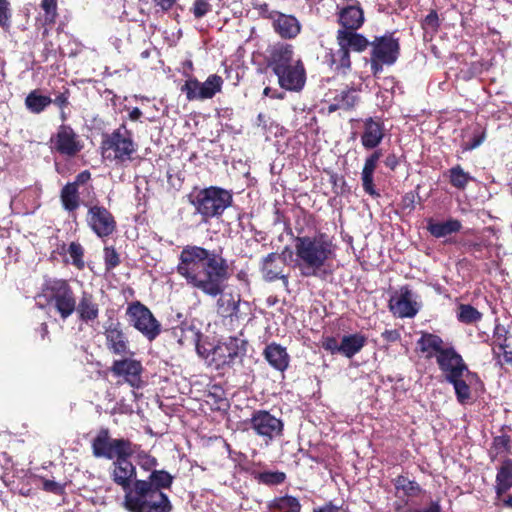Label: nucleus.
I'll return each instance as SVG.
<instances>
[{"label":"nucleus","mask_w":512,"mask_h":512,"mask_svg":"<svg viewBox=\"0 0 512 512\" xmlns=\"http://www.w3.org/2000/svg\"><path fill=\"white\" fill-rule=\"evenodd\" d=\"M93 456L113 460L110 479L124 491L123 507L128 512H172L173 504L163 492L170 489L174 477L168 471H152L147 479H137L136 466L130 458L137 444L126 438H112L102 427L91 443Z\"/></svg>","instance_id":"nucleus-1"},{"label":"nucleus","mask_w":512,"mask_h":512,"mask_svg":"<svg viewBox=\"0 0 512 512\" xmlns=\"http://www.w3.org/2000/svg\"><path fill=\"white\" fill-rule=\"evenodd\" d=\"M177 272L204 294L219 296L216 303L218 315L238 317L241 296L224 292L230 272L227 260L221 255L199 246H186L180 253Z\"/></svg>","instance_id":"nucleus-2"},{"label":"nucleus","mask_w":512,"mask_h":512,"mask_svg":"<svg viewBox=\"0 0 512 512\" xmlns=\"http://www.w3.org/2000/svg\"><path fill=\"white\" fill-rule=\"evenodd\" d=\"M294 247L295 266L302 277L326 280L332 274V271L327 269V263L332 259L334 249L331 239L326 234L298 236Z\"/></svg>","instance_id":"nucleus-3"},{"label":"nucleus","mask_w":512,"mask_h":512,"mask_svg":"<svg viewBox=\"0 0 512 512\" xmlns=\"http://www.w3.org/2000/svg\"><path fill=\"white\" fill-rule=\"evenodd\" d=\"M100 152L103 160L118 166H124L134 159L137 143L134 141L132 131L127 129L125 123L111 133L102 135Z\"/></svg>","instance_id":"nucleus-4"},{"label":"nucleus","mask_w":512,"mask_h":512,"mask_svg":"<svg viewBox=\"0 0 512 512\" xmlns=\"http://www.w3.org/2000/svg\"><path fill=\"white\" fill-rule=\"evenodd\" d=\"M41 297L62 320L68 319L76 309V295L65 279H48L42 285Z\"/></svg>","instance_id":"nucleus-5"},{"label":"nucleus","mask_w":512,"mask_h":512,"mask_svg":"<svg viewBox=\"0 0 512 512\" xmlns=\"http://www.w3.org/2000/svg\"><path fill=\"white\" fill-rule=\"evenodd\" d=\"M361 38L350 34L336 35L338 49L330 50L325 55V62L337 75L346 76L352 71L351 51L364 52L369 46L361 42Z\"/></svg>","instance_id":"nucleus-6"},{"label":"nucleus","mask_w":512,"mask_h":512,"mask_svg":"<svg viewBox=\"0 0 512 512\" xmlns=\"http://www.w3.org/2000/svg\"><path fill=\"white\" fill-rule=\"evenodd\" d=\"M370 69L373 76L377 77L384 66L394 65L401 52L400 40L392 32H386L382 36H375L370 42Z\"/></svg>","instance_id":"nucleus-7"},{"label":"nucleus","mask_w":512,"mask_h":512,"mask_svg":"<svg viewBox=\"0 0 512 512\" xmlns=\"http://www.w3.org/2000/svg\"><path fill=\"white\" fill-rule=\"evenodd\" d=\"M233 194L231 191L218 186H210L200 190L191 201L196 211L206 221L208 218L219 217L231 206Z\"/></svg>","instance_id":"nucleus-8"},{"label":"nucleus","mask_w":512,"mask_h":512,"mask_svg":"<svg viewBox=\"0 0 512 512\" xmlns=\"http://www.w3.org/2000/svg\"><path fill=\"white\" fill-rule=\"evenodd\" d=\"M246 429L261 438L266 444L284 436L285 424L282 418L273 415L269 410L256 409L251 417L244 421Z\"/></svg>","instance_id":"nucleus-9"},{"label":"nucleus","mask_w":512,"mask_h":512,"mask_svg":"<svg viewBox=\"0 0 512 512\" xmlns=\"http://www.w3.org/2000/svg\"><path fill=\"white\" fill-rule=\"evenodd\" d=\"M126 317L129 324L149 341L155 340L161 334V323L151 310L138 300L128 304Z\"/></svg>","instance_id":"nucleus-10"},{"label":"nucleus","mask_w":512,"mask_h":512,"mask_svg":"<svg viewBox=\"0 0 512 512\" xmlns=\"http://www.w3.org/2000/svg\"><path fill=\"white\" fill-rule=\"evenodd\" d=\"M349 1L351 4L342 7L338 12V23L341 28L337 30L336 35L345 33L354 35L362 39V44L369 46V40L357 32L365 22L364 11L358 0Z\"/></svg>","instance_id":"nucleus-11"},{"label":"nucleus","mask_w":512,"mask_h":512,"mask_svg":"<svg viewBox=\"0 0 512 512\" xmlns=\"http://www.w3.org/2000/svg\"><path fill=\"white\" fill-rule=\"evenodd\" d=\"M223 83V78L217 74L209 75L203 83L191 77L181 86L180 91L188 101L212 99L222 91Z\"/></svg>","instance_id":"nucleus-12"},{"label":"nucleus","mask_w":512,"mask_h":512,"mask_svg":"<svg viewBox=\"0 0 512 512\" xmlns=\"http://www.w3.org/2000/svg\"><path fill=\"white\" fill-rule=\"evenodd\" d=\"M419 295L409 285L401 286L389 299L388 308L398 318H413L421 308Z\"/></svg>","instance_id":"nucleus-13"},{"label":"nucleus","mask_w":512,"mask_h":512,"mask_svg":"<svg viewBox=\"0 0 512 512\" xmlns=\"http://www.w3.org/2000/svg\"><path fill=\"white\" fill-rule=\"evenodd\" d=\"M53 153L69 158L75 157L82 149L83 143L79 135L70 125L61 124L49 140Z\"/></svg>","instance_id":"nucleus-14"},{"label":"nucleus","mask_w":512,"mask_h":512,"mask_svg":"<svg viewBox=\"0 0 512 512\" xmlns=\"http://www.w3.org/2000/svg\"><path fill=\"white\" fill-rule=\"evenodd\" d=\"M247 345L248 342L239 337H229L218 344L213 351V359L217 361V367L232 368L246 354Z\"/></svg>","instance_id":"nucleus-15"},{"label":"nucleus","mask_w":512,"mask_h":512,"mask_svg":"<svg viewBox=\"0 0 512 512\" xmlns=\"http://www.w3.org/2000/svg\"><path fill=\"white\" fill-rule=\"evenodd\" d=\"M435 359L446 381L455 376H464L465 373L467 376L476 375L469 371L463 357L451 345H448L439 355H436Z\"/></svg>","instance_id":"nucleus-16"},{"label":"nucleus","mask_w":512,"mask_h":512,"mask_svg":"<svg viewBox=\"0 0 512 512\" xmlns=\"http://www.w3.org/2000/svg\"><path fill=\"white\" fill-rule=\"evenodd\" d=\"M278 78V84L287 91L299 92L306 83V69L301 58L273 72Z\"/></svg>","instance_id":"nucleus-17"},{"label":"nucleus","mask_w":512,"mask_h":512,"mask_svg":"<svg viewBox=\"0 0 512 512\" xmlns=\"http://www.w3.org/2000/svg\"><path fill=\"white\" fill-rule=\"evenodd\" d=\"M493 356L501 366L512 364V335L509 330L499 322H496L493 330Z\"/></svg>","instance_id":"nucleus-18"},{"label":"nucleus","mask_w":512,"mask_h":512,"mask_svg":"<svg viewBox=\"0 0 512 512\" xmlns=\"http://www.w3.org/2000/svg\"><path fill=\"white\" fill-rule=\"evenodd\" d=\"M266 19L272 21L274 31L285 40L295 39L302 29L301 23L294 15L280 11L272 10L266 15Z\"/></svg>","instance_id":"nucleus-19"},{"label":"nucleus","mask_w":512,"mask_h":512,"mask_svg":"<svg viewBox=\"0 0 512 512\" xmlns=\"http://www.w3.org/2000/svg\"><path fill=\"white\" fill-rule=\"evenodd\" d=\"M361 144L366 150L376 149L385 137V126L381 117L370 116L361 120Z\"/></svg>","instance_id":"nucleus-20"},{"label":"nucleus","mask_w":512,"mask_h":512,"mask_svg":"<svg viewBox=\"0 0 512 512\" xmlns=\"http://www.w3.org/2000/svg\"><path fill=\"white\" fill-rule=\"evenodd\" d=\"M111 372L114 376L124 377L125 381L131 387H141V374L143 372V366L139 360L131 358L115 360L111 366Z\"/></svg>","instance_id":"nucleus-21"},{"label":"nucleus","mask_w":512,"mask_h":512,"mask_svg":"<svg viewBox=\"0 0 512 512\" xmlns=\"http://www.w3.org/2000/svg\"><path fill=\"white\" fill-rule=\"evenodd\" d=\"M295 60L294 46L286 42H277L270 45L265 57L267 67L273 72Z\"/></svg>","instance_id":"nucleus-22"},{"label":"nucleus","mask_w":512,"mask_h":512,"mask_svg":"<svg viewBox=\"0 0 512 512\" xmlns=\"http://www.w3.org/2000/svg\"><path fill=\"white\" fill-rule=\"evenodd\" d=\"M286 267V260L277 253L268 254L262 262L261 273L263 279L267 282L282 280L284 286H288V275L283 273Z\"/></svg>","instance_id":"nucleus-23"},{"label":"nucleus","mask_w":512,"mask_h":512,"mask_svg":"<svg viewBox=\"0 0 512 512\" xmlns=\"http://www.w3.org/2000/svg\"><path fill=\"white\" fill-rule=\"evenodd\" d=\"M106 347L115 355H126L129 351V341L121 328L120 322H111L104 330Z\"/></svg>","instance_id":"nucleus-24"},{"label":"nucleus","mask_w":512,"mask_h":512,"mask_svg":"<svg viewBox=\"0 0 512 512\" xmlns=\"http://www.w3.org/2000/svg\"><path fill=\"white\" fill-rule=\"evenodd\" d=\"M75 312L80 322L91 324L98 319L100 306L92 293L83 291L79 301H76Z\"/></svg>","instance_id":"nucleus-25"},{"label":"nucleus","mask_w":512,"mask_h":512,"mask_svg":"<svg viewBox=\"0 0 512 512\" xmlns=\"http://www.w3.org/2000/svg\"><path fill=\"white\" fill-rule=\"evenodd\" d=\"M262 355L268 364L276 371L284 373L289 367L290 356L287 349L276 342L267 344Z\"/></svg>","instance_id":"nucleus-26"},{"label":"nucleus","mask_w":512,"mask_h":512,"mask_svg":"<svg viewBox=\"0 0 512 512\" xmlns=\"http://www.w3.org/2000/svg\"><path fill=\"white\" fill-rule=\"evenodd\" d=\"M421 353L426 359L436 358L448 345H445L443 339L434 333L422 331L420 338L416 342Z\"/></svg>","instance_id":"nucleus-27"},{"label":"nucleus","mask_w":512,"mask_h":512,"mask_svg":"<svg viewBox=\"0 0 512 512\" xmlns=\"http://www.w3.org/2000/svg\"><path fill=\"white\" fill-rule=\"evenodd\" d=\"M360 101L357 90L346 88L337 93L328 105V112L333 113L338 110L349 111L355 108Z\"/></svg>","instance_id":"nucleus-28"},{"label":"nucleus","mask_w":512,"mask_h":512,"mask_svg":"<svg viewBox=\"0 0 512 512\" xmlns=\"http://www.w3.org/2000/svg\"><path fill=\"white\" fill-rule=\"evenodd\" d=\"M495 493L498 498L512 488V459L505 458L497 469Z\"/></svg>","instance_id":"nucleus-29"},{"label":"nucleus","mask_w":512,"mask_h":512,"mask_svg":"<svg viewBox=\"0 0 512 512\" xmlns=\"http://www.w3.org/2000/svg\"><path fill=\"white\" fill-rule=\"evenodd\" d=\"M367 344V337L362 333L344 335L340 341L341 355L351 359Z\"/></svg>","instance_id":"nucleus-30"},{"label":"nucleus","mask_w":512,"mask_h":512,"mask_svg":"<svg viewBox=\"0 0 512 512\" xmlns=\"http://www.w3.org/2000/svg\"><path fill=\"white\" fill-rule=\"evenodd\" d=\"M392 483L395 488V496H398L399 493H402V495L407 498L406 503L408 502L409 498L418 497L424 492L418 482L415 480H410L403 474L394 478Z\"/></svg>","instance_id":"nucleus-31"},{"label":"nucleus","mask_w":512,"mask_h":512,"mask_svg":"<svg viewBox=\"0 0 512 512\" xmlns=\"http://www.w3.org/2000/svg\"><path fill=\"white\" fill-rule=\"evenodd\" d=\"M301 508L299 499L291 495L275 497L267 504L268 512H300Z\"/></svg>","instance_id":"nucleus-32"},{"label":"nucleus","mask_w":512,"mask_h":512,"mask_svg":"<svg viewBox=\"0 0 512 512\" xmlns=\"http://www.w3.org/2000/svg\"><path fill=\"white\" fill-rule=\"evenodd\" d=\"M60 201L64 210L69 213L75 212L81 203L80 193L75 184L66 183L60 191Z\"/></svg>","instance_id":"nucleus-33"},{"label":"nucleus","mask_w":512,"mask_h":512,"mask_svg":"<svg viewBox=\"0 0 512 512\" xmlns=\"http://www.w3.org/2000/svg\"><path fill=\"white\" fill-rule=\"evenodd\" d=\"M51 103V97L41 95L38 89L32 90L25 98V106L33 114L42 113Z\"/></svg>","instance_id":"nucleus-34"},{"label":"nucleus","mask_w":512,"mask_h":512,"mask_svg":"<svg viewBox=\"0 0 512 512\" xmlns=\"http://www.w3.org/2000/svg\"><path fill=\"white\" fill-rule=\"evenodd\" d=\"M172 336L177 339L180 345L196 343L198 332L192 325L182 322L180 325L171 328Z\"/></svg>","instance_id":"nucleus-35"},{"label":"nucleus","mask_w":512,"mask_h":512,"mask_svg":"<svg viewBox=\"0 0 512 512\" xmlns=\"http://www.w3.org/2000/svg\"><path fill=\"white\" fill-rule=\"evenodd\" d=\"M86 220L88 224H116L111 212L98 204L89 206Z\"/></svg>","instance_id":"nucleus-36"},{"label":"nucleus","mask_w":512,"mask_h":512,"mask_svg":"<svg viewBox=\"0 0 512 512\" xmlns=\"http://www.w3.org/2000/svg\"><path fill=\"white\" fill-rule=\"evenodd\" d=\"M448 177L451 186L458 190H465L469 182L474 180V177L465 172L459 164L448 170Z\"/></svg>","instance_id":"nucleus-37"},{"label":"nucleus","mask_w":512,"mask_h":512,"mask_svg":"<svg viewBox=\"0 0 512 512\" xmlns=\"http://www.w3.org/2000/svg\"><path fill=\"white\" fill-rule=\"evenodd\" d=\"M482 313L470 304H460L457 309V320L460 323L471 325L482 319Z\"/></svg>","instance_id":"nucleus-38"},{"label":"nucleus","mask_w":512,"mask_h":512,"mask_svg":"<svg viewBox=\"0 0 512 512\" xmlns=\"http://www.w3.org/2000/svg\"><path fill=\"white\" fill-rule=\"evenodd\" d=\"M512 450L511 437L508 434L495 436L489 451L490 459L494 461L499 454L510 453Z\"/></svg>","instance_id":"nucleus-39"},{"label":"nucleus","mask_w":512,"mask_h":512,"mask_svg":"<svg viewBox=\"0 0 512 512\" xmlns=\"http://www.w3.org/2000/svg\"><path fill=\"white\" fill-rule=\"evenodd\" d=\"M40 6L44 11L43 26L46 28L43 35L46 36L48 34V28H51L56 23L58 16L57 0H42Z\"/></svg>","instance_id":"nucleus-40"},{"label":"nucleus","mask_w":512,"mask_h":512,"mask_svg":"<svg viewBox=\"0 0 512 512\" xmlns=\"http://www.w3.org/2000/svg\"><path fill=\"white\" fill-rule=\"evenodd\" d=\"M455 390L456 399L460 404H466L471 398L470 386L463 380V376H455L449 380Z\"/></svg>","instance_id":"nucleus-41"},{"label":"nucleus","mask_w":512,"mask_h":512,"mask_svg":"<svg viewBox=\"0 0 512 512\" xmlns=\"http://www.w3.org/2000/svg\"><path fill=\"white\" fill-rule=\"evenodd\" d=\"M206 403L210 404L213 409L221 410L227 406V399L225 398V392L219 385H212L211 388L205 394Z\"/></svg>","instance_id":"nucleus-42"},{"label":"nucleus","mask_w":512,"mask_h":512,"mask_svg":"<svg viewBox=\"0 0 512 512\" xmlns=\"http://www.w3.org/2000/svg\"><path fill=\"white\" fill-rule=\"evenodd\" d=\"M486 133L480 126H477L471 136L461 143V150L463 153L471 151L479 147L485 140Z\"/></svg>","instance_id":"nucleus-43"},{"label":"nucleus","mask_w":512,"mask_h":512,"mask_svg":"<svg viewBox=\"0 0 512 512\" xmlns=\"http://www.w3.org/2000/svg\"><path fill=\"white\" fill-rule=\"evenodd\" d=\"M140 446L136 448V461L141 469L144 471L152 473V471H158L156 467L158 466V460L156 457L152 456L150 453L139 450Z\"/></svg>","instance_id":"nucleus-44"},{"label":"nucleus","mask_w":512,"mask_h":512,"mask_svg":"<svg viewBox=\"0 0 512 512\" xmlns=\"http://www.w3.org/2000/svg\"><path fill=\"white\" fill-rule=\"evenodd\" d=\"M257 479L265 485H280L285 482L286 474L281 471H264L258 474Z\"/></svg>","instance_id":"nucleus-45"},{"label":"nucleus","mask_w":512,"mask_h":512,"mask_svg":"<svg viewBox=\"0 0 512 512\" xmlns=\"http://www.w3.org/2000/svg\"><path fill=\"white\" fill-rule=\"evenodd\" d=\"M67 251L72 258V264L78 270H83L85 267V262L83 260L84 249L81 244L78 242H71Z\"/></svg>","instance_id":"nucleus-46"},{"label":"nucleus","mask_w":512,"mask_h":512,"mask_svg":"<svg viewBox=\"0 0 512 512\" xmlns=\"http://www.w3.org/2000/svg\"><path fill=\"white\" fill-rule=\"evenodd\" d=\"M361 182L363 191L372 198H379L380 191L376 188L374 173L361 172Z\"/></svg>","instance_id":"nucleus-47"},{"label":"nucleus","mask_w":512,"mask_h":512,"mask_svg":"<svg viewBox=\"0 0 512 512\" xmlns=\"http://www.w3.org/2000/svg\"><path fill=\"white\" fill-rule=\"evenodd\" d=\"M12 24V9L9 0H0V28L9 31Z\"/></svg>","instance_id":"nucleus-48"},{"label":"nucleus","mask_w":512,"mask_h":512,"mask_svg":"<svg viewBox=\"0 0 512 512\" xmlns=\"http://www.w3.org/2000/svg\"><path fill=\"white\" fill-rule=\"evenodd\" d=\"M462 226H425L429 233L435 238H446L457 233Z\"/></svg>","instance_id":"nucleus-49"},{"label":"nucleus","mask_w":512,"mask_h":512,"mask_svg":"<svg viewBox=\"0 0 512 512\" xmlns=\"http://www.w3.org/2000/svg\"><path fill=\"white\" fill-rule=\"evenodd\" d=\"M120 257L114 247L104 248V264L107 272L112 271L114 268L119 266Z\"/></svg>","instance_id":"nucleus-50"},{"label":"nucleus","mask_w":512,"mask_h":512,"mask_svg":"<svg viewBox=\"0 0 512 512\" xmlns=\"http://www.w3.org/2000/svg\"><path fill=\"white\" fill-rule=\"evenodd\" d=\"M329 183L332 185L333 193L336 195H343L348 191L345 178L335 172L329 173Z\"/></svg>","instance_id":"nucleus-51"},{"label":"nucleus","mask_w":512,"mask_h":512,"mask_svg":"<svg viewBox=\"0 0 512 512\" xmlns=\"http://www.w3.org/2000/svg\"><path fill=\"white\" fill-rule=\"evenodd\" d=\"M374 151L365 159L362 172L375 173L378 161L382 156L381 149H373Z\"/></svg>","instance_id":"nucleus-52"},{"label":"nucleus","mask_w":512,"mask_h":512,"mask_svg":"<svg viewBox=\"0 0 512 512\" xmlns=\"http://www.w3.org/2000/svg\"><path fill=\"white\" fill-rule=\"evenodd\" d=\"M441 26V22L436 10H431L422 21V27L424 29H431L437 32Z\"/></svg>","instance_id":"nucleus-53"},{"label":"nucleus","mask_w":512,"mask_h":512,"mask_svg":"<svg viewBox=\"0 0 512 512\" xmlns=\"http://www.w3.org/2000/svg\"><path fill=\"white\" fill-rule=\"evenodd\" d=\"M211 10V5L208 0H195L191 9L195 18L199 19L204 17Z\"/></svg>","instance_id":"nucleus-54"},{"label":"nucleus","mask_w":512,"mask_h":512,"mask_svg":"<svg viewBox=\"0 0 512 512\" xmlns=\"http://www.w3.org/2000/svg\"><path fill=\"white\" fill-rule=\"evenodd\" d=\"M322 347L331 354L341 355L340 343L333 336L325 337L322 341Z\"/></svg>","instance_id":"nucleus-55"},{"label":"nucleus","mask_w":512,"mask_h":512,"mask_svg":"<svg viewBox=\"0 0 512 512\" xmlns=\"http://www.w3.org/2000/svg\"><path fill=\"white\" fill-rule=\"evenodd\" d=\"M69 97L70 90L65 88V90L58 95L54 99H52V103L59 107L61 110L66 108L69 105Z\"/></svg>","instance_id":"nucleus-56"},{"label":"nucleus","mask_w":512,"mask_h":512,"mask_svg":"<svg viewBox=\"0 0 512 512\" xmlns=\"http://www.w3.org/2000/svg\"><path fill=\"white\" fill-rule=\"evenodd\" d=\"M383 162L387 168L391 171H395L400 164V157L395 153H389Z\"/></svg>","instance_id":"nucleus-57"},{"label":"nucleus","mask_w":512,"mask_h":512,"mask_svg":"<svg viewBox=\"0 0 512 512\" xmlns=\"http://www.w3.org/2000/svg\"><path fill=\"white\" fill-rule=\"evenodd\" d=\"M90 179L91 173L88 170H84L75 177L73 182H68V184H75V187L79 190V187L86 184Z\"/></svg>","instance_id":"nucleus-58"},{"label":"nucleus","mask_w":512,"mask_h":512,"mask_svg":"<svg viewBox=\"0 0 512 512\" xmlns=\"http://www.w3.org/2000/svg\"><path fill=\"white\" fill-rule=\"evenodd\" d=\"M381 336L388 343L397 342L401 338V334L397 329L385 330L382 332Z\"/></svg>","instance_id":"nucleus-59"},{"label":"nucleus","mask_w":512,"mask_h":512,"mask_svg":"<svg viewBox=\"0 0 512 512\" xmlns=\"http://www.w3.org/2000/svg\"><path fill=\"white\" fill-rule=\"evenodd\" d=\"M95 233L100 236H108L113 233L115 226H92Z\"/></svg>","instance_id":"nucleus-60"},{"label":"nucleus","mask_w":512,"mask_h":512,"mask_svg":"<svg viewBox=\"0 0 512 512\" xmlns=\"http://www.w3.org/2000/svg\"><path fill=\"white\" fill-rule=\"evenodd\" d=\"M412 512H441L439 501H431L429 506L423 509H414Z\"/></svg>","instance_id":"nucleus-61"},{"label":"nucleus","mask_w":512,"mask_h":512,"mask_svg":"<svg viewBox=\"0 0 512 512\" xmlns=\"http://www.w3.org/2000/svg\"><path fill=\"white\" fill-rule=\"evenodd\" d=\"M313 512H340V508L332 504V502H328L321 507L314 508Z\"/></svg>","instance_id":"nucleus-62"},{"label":"nucleus","mask_w":512,"mask_h":512,"mask_svg":"<svg viewBox=\"0 0 512 512\" xmlns=\"http://www.w3.org/2000/svg\"><path fill=\"white\" fill-rule=\"evenodd\" d=\"M43 486L44 489L48 492L59 493L61 490V486L57 482L52 480H46Z\"/></svg>","instance_id":"nucleus-63"},{"label":"nucleus","mask_w":512,"mask_h":512,"mask_svg":"<svg viewBox=\"0 0 512 512\" xmlns=\"http://www.w3.org/2000/svg\"><path fill=\"white\" fill-rule=\"evenodd\" d=\"M153 2L159 6L162 11H168L173 7L175 0H153Z\"/></svg>","instance_id":"nucleus-64"}]
</instances>
